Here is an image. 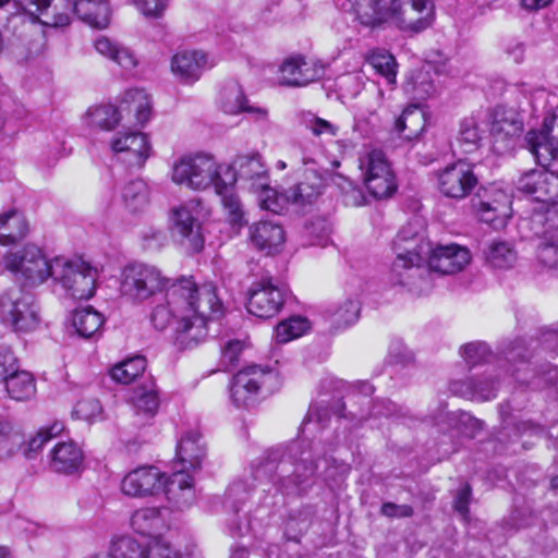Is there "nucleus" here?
<instances>
[{"label": "nucleus", "mask_w": 558, "mask_h": 558, "mask_svg": "<svg viewBox=\"0 0 558 558\" xmlns=\"http://www.w3.org/2000/svg\"><path fill=\"white\" fill-rule=\"evenodd\" d=\"M278 375L270 367L250 365L234 375L230 386V398L238 408H248L257 401L259 392L270 391Z\"/></svg>", "instance_id": "nucleus-10"}, {"label": "nucleus", "mask_w": 558, "mask_h": 558, "mask_svg": "<svg viewBox=\"0 0 558 558\" xmlns=\"http://www.w3.org/2000/svg\"><path fill=\"white\" fill-rule=\"evenodd\" d=\"M73 11L83 22L96 28H106L110 23L108 0H75Z\"/></svg>", "instance_id": "nucleus-36"}, {"label": "nucleus", "mask_w": 558, "mask_h": 558, "mask_svg": "<svg viewBox=\"0 0 558 558\" xmlns=\"http://www.w3.org/2000/svg\"><path fill=\"white\" fill-rule=\"evenodd\" d=\"M104 323L102 314L92 306L77 308L70 316V325L74 332L86 339L95 336Z\"/></svg>", "instance_id": "nucleus-38"}, {"label": "nucleus", "mask_w": 558, "mask_h": 558, "mask_svg": "<svg viewBox=\"0 0 558 558\" xmlns=\"http://www.w3.org/2000/svg\"><path fill=\"white\" fill-rule=\"evenodd\" d=\"M15 359L10 353L0 354V381L4 383L9 397L16 401H26L36 393L33 375L26 371H14Z\"/></svg>", "instance_id": "nucleus-19"}, {"label": "nucleus", "mask_w": 558, "mask_h": 558, "mask_svg": "<svg viewBox=\"0 0 558 558\" xmlns=\"http://www.w3.org/2000/svg\"><path fill=\"white\" fill-rule=\"evenodd\" d=\"M205 456V448L201 444V435L198 432H186L179 440L177 446V459L181 469L187 474L190 469H196Z\"/></svg>", "instance_id": "nucleus-33"}, {"label": "nucleus", "mask_w": 558, "mask_h": 558, "mask_svg": "<svg viewBox=\"0 0 558 558\" xmlns=\"http://www.w3.org/2000/svg\"><path fill=\"white\" fill-rule=\"evenodd\" d=\"M359 170L364 187L374 198H388L396 193V174L381 150L372 149L361 154Z\"/></svg>", "instance_id": "nucleus-9"}, {"label": "nucleus", "mask_w": 558, "mask_h": 558, "mask_svg": "<svg viewBox=\"0 0 558 558\" xmlns=\"http://www.w3.org/2000/svg\"><path fill=\"white\" fill-rule=\"evenodd\" d=\"M471 498V487L469 485H464L459 489L458 495L454 499V509L462 515H465L469 512V502Z\"/></svg>", "instance_id": "nucleus-63"}, {"label": "nucleus", "mask_w": 558, "mask_h": 558, "mask_svg": "<svg viewBox=\"0 0 558 558\" xmlns=\"http://www.w3.org/2000/svg\"><path fill=\"white\" fill-rule=\"evenodd\" d=\"M211 66L208 54L202 50L179 51L171 59L172 73L185 84L195 83Z\"/></svg>", "instance_id": "nucleus-21"}, {"label": "nucleus", "mask_w": 558, "mask_h": 558, "mask_svg": "<svg viewBox=\"0 0 558 558\" xmlns=\"http://www.w3.org/2000/svg\"><path fill=\"white\" fill-rule=\"evenodd\" d=\"M536 258L543 270L558 276V243L539 244Z\"/></svg>", "instance_id": "nucleus-54"}, {"label": "nucleus", "mask_w": 558, "mask_h": 558, "mask_svg": "<svg viewBox=\"0 0 558 558\" xmlns=\"http://www.w3.org/2000/svg\"><path fill=\"white\" fill-rule=\"evenodd\" d=\"M144 558H182L181 554L170 544L155 539L146 545Z\"/></svg>", "instance_id": "nucleus-61"}, {"label": "nucleus", "mask_w": 558, "mask_h": 558, "mask_svg": "<svg viewBox=\"0 0 558 558\" xmlns=\"http://www.w3.org/2000/svg\"><path fill=\"white\" fill-rule=\"evenodd\" d=\"M63 430L64 424L62 422H53L51 425L40 428L36 435L32 436L23 444V454L27 459H32L41 450L47 441L59 436Z\"/></svg>", "instance_id": "nucleus-49"}, {"label": "nucleus", "mask_w": 558, "mask_h": 558, "mask_svg": "<svg viewBox=\"0 0 558 558\" xmlns=\"http://www.w3.org/2000/svg\"><path fill=\"white\" fill-rule=\"evenodd\" d=\"M284 303L281 288L270 280H260L252 284L248 292L247 311L250 314L268 319L277 315Z\"/></svg>", "instance_id": "nucleus-18"}, {"label": "nucleus", "mask_w": 558, "mask_h": 558, "mask_svg": "<svg viewBox=\"0 0 558 558\" xmlns=\"http://www.w3.org/2000/svg\"><path fill=\"white\" fill-rule=\"evenodd\" d=\"M84 121L90 128L110 131L122 121L121 111L110 104L90 107L84 116Z\"/></svg>", "instance_id": "nucleus-42"}, {"label": "nucleus", "mask_w": 558, "mask_h": 558, "mask_svg": "<svg viewBox=\"0 0 558 558\" xmlns=\"http://www.w3.org/2000/svg\"><path fill=\"white\" fill-rule=\"evenodd\" d=\"M325 74L322 61L304 56H292L282 61L278 69L277 81L281 86L304 87L318 81Z\"/></svg>", "instance_id": "nucleus-15"}, {"label": "nucleus", "mask_w": 558, "mask_h": 558, "mask_svg": "<svg viewBox=\"0 0 558 558\" xmlns=\"http://www.w3.org/2000/svg\"><path fill=\"white\" fill-rule=\"evenodd\" d=\"M150 322L158 330H165L167 327L172 325L173 330L175 331L177 314L172 310V306H169L166 301V304L155 306L150 315Z\"/></svg>", "instance_id": "nucleus-56"}, {"label": "nucleus", "mask_w": 558, "mask_h": 558, "mask_svg": "<svg viewBox=\"0 0 558 558\" xmlns=\"http://www.w3.org/2000/svg\"><path fill=\"white\" fill-rule=\"evenodd\" d=\"M245 348V342L238 339L228 340L221 347V364L230 368L239 362V356Z\"/></svg>", "instance_id": "nucleus-58"}, {"label": "nucleus", "mask_w": 558, "mask_h": 558, "mask_svg": "<svg viewBox=\"0 0 558 558\" xmlns=\"http://www.w3.org/2000/svg\"><path fill=\"white\" fill-rule=\"evenodd\" d=\"M170 179L177 184L193 191L215 187L222 192L234 185L235 174L227 163H221L211 155H184L175 159L170 169Z\"/></svg>", "instance_id": "nucleus-4"}, {"label": "nucleus", "mask_w": 558, "mask_h": 558, "mask_svg": "<svg viewBox=\"0 0 558 558\" xmlns=\"http://www.w3.org/2000/svg\"><path fill=\"white\" fill-rule=\"evenodd\" d=\"M485 262L499 269L512 267L517 262V252L513 245L505 240H493L483 248Z\"/></svg>", "instance_id": "nucleus-39"}, {"label": "nucleus", "mask_w": 558, "mask_h": 558, "mask_svg": "<svg viewBox=\"0 0 558 558\" xmlns=\"http://www.w3.org/2000/svg\"><path fill=\"white\" fill-rule=\"evenodd\" d=\"M381 513L387 517L405 518L412 515L413 509L408 505L386 502L381 507Z\"/></svg>", "instance_id": "nucleus-62"}, {"label": "nucleus", "mask_w": 558, "mask_h": 558, "mask_svg": "<svg viewBox=\"0 0 558 558\" xmlns=\"http://www.w3.org/2000/svg\"><path fill=\"white\" fill-rule=\"evenodd\" d=\"M218 104L227 114H239L242 112L253 113L258 118H266L267 110L248 104L242 86L235 82H227L219 92Z\"/></svg>", "instance_id": "nucleus-28"}, {"label": "nucleus", "mask_w": 558, "mask_h": 558, "mask_svg": "<svg viewBox=\"0 0 558 558\" xmlns=\"http://www.w3.org/2000/svg\"><path fill=\"white\" fill-rule=\"evenodd\" d=\"M166 300L177 314L175 342L191 348L205 339L206 322L221 311V302L213 283L197 286L182 278L166 289Z\"/></svg>", "instance_id": "nucleus-2"}, {"label": "nucleus", "mask_w": 558, "mask_h": 558, "mask_svg": "<svg viewBox=\"0 0 558 558\" xmlns=\"http://www.w3.org/2000/svg\"><path fill=\"white\" fill-rule=\"evenodd\" d=\"M332 182L342 192L347 205L356 207L365 204L363 192L351 180L341 174H336L332 178Z\"/></svg>", "instance_id": "nucleus-53"}, {"label": "nucleus", "mask_w": 558, "mask_h": 558, "mask_svg": "<svg viewBox=\"0 0 558 558\" xmlns=\"http://www.w3.org/2000/svg\"><path fill=\"white\" fill-rule=\"evenodd\" d=\"M426 119L424 110L414 105L403 110L396 120V131L405 140L416 138L425 129Z\"/></svg>", "instance_id": "nucleus-40"}, {"label": "nucleus", "mask_w": 558, "mask_h": 558, "mask_svg": "<svg viewBox=\"0 0 558 558\" xmlns=\"http://www.w3.org/2000/svg\"><path fill=\"white\" fill-rule=\"evenodd\" d=\"M556 162L544 169L531 170L518 181V190L533 197V199L547 204H558V173Z\"/></svg>", "instance_id": "nucleus-16"}, {"label": "nucleus", "mask_w": 558, "mask_h": 558, "mask_svg": "<svg viewBox=\"0 0 558 558\" xmlns=\"http://www.w3.org/2000/svg\"><path fill=\"white\" fill-rule=\"evenodd\" d=\"M258 194L259 205L263 209L279 214L284 209V194L278 195L277 191L269 186V178H267V185L254 191Z\"/></svg>", "instance_id": "nucleus-55"}, {"label": "nucleus", "mask_w": 558, "mask_h": 558, "mask_svg": "<svg viewBox=\"0 0 558 558\" xmlns=\"http://www.w3.org/2000/svg\"><path fill=\"white\" fill-rule=\"evenodd\" d=\"M118 109L122 121L144 125L151 116V100L144 89H129L121 96Z\"/></svg>", "instance_id": "nucleus-27"}, {"label": "nucleus", "mask_w": 558, "mask_h": 558, "mask_svg": "<svg viewBox=\"0 0 558 558\" xmlns=\"http://www.w3.org/2000/svg\"><path fill=\"white\" fill-rule=\"evenodd\" d=\"M169 279L160 269L147 264H131L121 274L120 289L135 303H144L166 291Z\"/></svg>", "instance_id": "nucleus-8"}, {"label": "nucleus", "mask_w": 558, "mask_h": 558, "mask_svg": "<svg viewBox=\"0 0 558 558\" xmlns=\"http://www.w3.org/2000/svg\"><path fill=\"white\" fill-rule=\"evenodd\" d=\"M395 250L397 257L391 266V282L418 291L424 289L417 281H425L422 278L426 272L422 268L425 262L433 271L452 275L463 270L472 259L466 247L454 243L433 247L424 235L422 221L417 218L400 230L395 241Z\"/></svg>", "instance_id": "nucleus-1"}, {"label": "nucleus", "mask_w": 558, "mask_h": 558, "mask_svg": "<svg viewBox=\"0 0 558 558\" xmlns=\"http://www.w3.org/2000/svg\"><path fill=\"white\" fill-rule=\"evenodd\" d=\"M311 329V323L303 316H291L277 325L275 338L277 342L287 343L302 337Z\"/></svg>", "instance_id": "nucleus-46"}, {"label": "nucleus", "mask_w": 558, "mask_h": 558, "mask_svg": "<svg viewBox=\"0 0 558 558\" xmlns=\"http://www.w3.org/2000/svg\"><path fill=\"white\" fill-rule=\"evenodd\" d=\"M146 368V360L143 356H133L116 364L110 369L111 378L123 385L135 380Z\"/></svg>", "instance_id": "nucleus-45"}, {"label": "nucleus", "mask_w": 558, "mask_h": 558, "mask_svg": "<svg viewBox=\"0 0 558 558\" xmlns=\"http://www.w3.org/2000/svg\"><path fill=\"white\" fill-rule=\"evenodd\" d=\"M130 524L135 533L157 538L169 529V511L165 507H143L132 513Z\"/></svg>", "instance_id": "nucleus-25"}, {"label": "nucleus", "mask_w": 558, "mask_h": 558, "mask_svg": "<svg viewBox=\"0 0 558 558\" xmlns=\"http://www.w3.org/2000/svg\"><path fill=\"white\" fill-rule=\"evenodd\" d=\"M305 128L315 136L333 137L337 136L339 128L328 120L311 116L304 120Z\"/></svg>", "instance_id": "nucleus-57"}, {"label": "nucleus", "mask_w": 558, "mask_h": 558, "mask_svg": "<svg viewBox=\"0 0 558 558\" xmlns=\"http://www.w3.org/2000/svg\"><path fill=\"white\" fill-rule=\"evenodd\" d=\"M2 265L25 284L40 286L50 278L54 257L49 258L43 246L27 242L7 251L2 256Z\"/></svg>", "instance_id": "nucleus-5"}, {"label": "nucleus", "mask_w": 558, "mask_h": 558, "mask_svg": "<svg viewBox=\"0 0 558 558\" xmlns=\"http://www.w3.org/2000/svg\"><path fill=\"white\" fill-rule=\"evenodd\" d=\"M0 320L15 332L35 331L41 322L34 296L19 287L0 294Z\"/></svg>", "instance_id": "nucleus-7"}, {"label": "nucleus", "mask_w": 558, "mask_h": 558, "mask_svg": "<svg viewBox=\"0 0 558 558\" xmlns=\"http://www.w3.org/2000/svg\"><path fill=\"white\" fill-rule=\"evenodd\" d=\"M439 192L449 198L462 199L471 194L477 178L471 165L459 160L447 166L437 175Z\"/></svg>", "instance_id": "nucleus-17"}, {"label": "nucleus", "mask_w": 558, "mask_h": 558, "mask_svg": "<svg viewBox=\"0 0 558 558\" xmlns=\"http://www.w3.org/2000/svg\"><path fill=\"white\" fill-rule=\"evenodd\" d=\"M83 460V451L74 441L58 442L50 451V468L57 473H76Z\"/></svg>", "instance_id": "nucleus-32"}, {"label": "nucleus", "mask_w": 558, "mask_h": 558, "mask_svg": "<svg viewBox=\"0 0 558 558\" xmlns=\"http://www.w3.org/2000/svg\"><path fill=\"white\" fill-rule=\"evenodd\" d=\"M116 154H124L125 161L142 167L150 156L151 146L146 134L141 132L118 133L111 141Z\"/></svg>", "instance_id": "nucleus-24"}, {"label": "nucleus", "mask_w": 558, "mask_h": 558, "mask_svg": "<svg viewBox=\"0 0 558 558\" xmlns=\"http://www.w3.org/2000/svg\"><path fill=\"white\" fill-rule=\"evenodd\" d=\"M318 469V463L313 460V454L311 451H302L300 458L294 462V470L291 475H288V484H282V488L284 492L289 493L290 483L295 486L301 485L308 478H311L316 470Z\"/></svg>", "instance_id": "nucleus-47"}, {"label": "nucleus", "mask_w": 558, "mask_h": 558, "mask_svg": "<svg viewBox=\"0 0 558 558\" xmlns=\"http://www.w3.org/2000/svg\"><path fill=\"white\" fill-rule=\"evenodd\" d=\"M323 178L316 170H307L304 180L284 192L287 203L296 208L312 205L320 195Z\"/></svg>", "instance_id": "nucleus-31"}, {"label": "nucleus", "mask_w": 558, "mask_h": 558, "mask_svg": "<svg viewBox=\"0 0 558 558\" xmlns=\"http://www.w3.org/2000/svg\"><path fill=\"white\" fill-rule=\"evenodd\" d=\"M21 429L10 421L0 418V460L13 457L23 446Z\"/></svg>", "instance_id": "nucleus-43"}, {"label": "nucleus", "mask_w": 558, "mask_h": 558, "mask_svg": "<svg viewBox=\"0 0 558 558\" xmlns=\"http://www.w3.org/2000/svg\"><path fill=\"white\" fill-rule=\"evenodd\" d=\"M197 201H189L171 209L170 231L172 238L187 252L197 253L204 247V235L198 219Z\"/></svg>", "instance_id": "nucleus-11"}, {"label": "nucleus", "mask_w": 558, "mask_h": 558, "mask_svg": "<svg viewBox=\"0 0 558 558\" xmlns=\"http://www.w3.org/2000/svg\"><path fill=\"white\" fill-rule=\"evenodd\" d=\"M461 355L466 363L475 365L487 359L489 349L484 342H471L461 348Z\"/></svg>", "instance_id": "nucleus-60"}, {"label": "nucleus", "mask_w": 558, "mask_h": 558, "mask_svg": "<svg viewBox=\"0 0 558 558\" xmlns=\"http://www.w3.org/2000/svg\"><path fill=\"white\" fill-rule=\"evenodd\" d=\"M526 141L539 166H554L558 160V107L544 118L541 129L526 134Z\"/></svg>", "instance_id": "nucleus-14"}, {"label": "nucleus", "mask_w": 558, "mask_h": 558, "mask_svg": "<svg viewBox=\"0 0 558 558\" xmlns=\"http://www.w3.org/2000/svg\"><path fill=\"white\" fill-rule=\"evenodd\" d=\"M250 243L267 255L278 254L286 243L282 226L274 220H259L248 228Z\"/></svg>", "instance_id": "nucleus-22"}, {"label": "nucleus", "mask_w": 558, "mask_h": 558, "mask_svg": "<svg viewBox=\"0 0 558 558\" xmlns=\"http://www.w3.org/2000/svg\"><path fill=\"white\" fill-rule=\"evenodd\" d=\"M94 48L100 56L126 71L137 66L138 61L133 51L106 36L97 37L94 40Z\"/></svg>", "instance_id": "nucleus-37"}, {"label": "nucleus", "mask_w": 558, "mask_h": 558, "mask_svg": "<svg viewBox=\"0 0 558 558\" xmlns=\"http://www.w3.org/2000/svg\"><path fill=\"white\" fill-rule=\"evenodd\" d=\"M368 64L381 76L388 84L396 83L397 62L395 57L386 50H374L367 58Z\"/></svg>", "instance_id": "nucleus-50"}, {"label": "nucleus", "mask_w": 558, "mask_h": 558, "mask_svg": "<svg viewBox=\"0 0 558 558\" xmlns=\"http://www.w3.org/2000/svg\"><path fill=\"white\" fill-rule=\"evenodd\" d=\"M493 149L499 154L510 151L523 130L519 111L506 106H496L488 113Z\"/></svg>", "instance_id": "nucleus-13"}, {"label": "nucleus", "mask_w": 558, "mask_h": 558, "mask_svg": "<svg viewBox=\"0 0 558 558\" xmlns=\"http://www.w3.org/2000/svg\"><path fill=\"white\" fill-rule=\"evenodd\" d=\"M146 546H142L129 535L116 536L111 539L108 554L112 558H144Z\"/></svg>", "instance_id": "nucleus-48"}, {"label": "nucleus", "mask_w": 558, "mask_h": 558, "mask_svg": "<svg viewBox=\"0 0 558 558\" xmlns=\"http://www.w3.org/2000/svg\"><path fill=\"white\" fill-rule=\"evenodd\" d=\"M233 185L226 186L222 192H216L221 196L222 206L228 222L235 230H240L247 223L246 215L238 195L232 192Z\"/></svg>", "instance_id": "nucleus-44"}, {"label": "nucleus", "mask_w": 558, "mask_h": 558, "mask_svg": "<svg viewBox=\"0 0 558 558\" xmlns=\"http://www.w3.org/2000/svg\"><path fill=\"white\" fill-rule=\"evenodd\" d=\"M391 5L390 25L404 34L422 33L435 22L433 0H391Z\"/></svg>", "instance_id": "nucleus-12"}, {"label": "nucleus", "mask_w": 558, "mask_h": 558, "mask_svg": "<svg viewBox=\"0 0 558 558\" xmlns=\"http://www.w3.org/2000/svg\"><path fill=\"white\" fill-rule=\"evenodd\" d=\"M73 415L88 423L99 422L104 418V410L95 398H83L74 407Z\"/></svg>", "instance_id": "nucleus-52"}, {"label": "nucleus", "mask_w": 558, "mask_h": 558, "mask_svg": "<svg viewBox=\"0 0 558 558\" xmlns=\"http://www.w3.org/2000/svg\"><path fill=\"white\" fill-rule=\"evenodd\" d=\"M50 278L73 299H90L96 291L98 270L82 258L54 257Z\"/></svg>", "instance_id": "nucleus-6"}, {"label": "nucleus", "mask_w": 558, "mask_h": 558, "mask_svg": "<svg viewBox=\"0 0 558 558\" xmlns=\"http://www.w3.org/2000/svg\"><path fill=\"white\" fill-rule=\"evenodd\" d=\"M457 141L465 154H471L480 147L482 135L474 118H466L461 122Z\"/></svg>", "instance_id": "nucleus-51"}, {"label": "nucleus", "mask_w": 558, "mask_h": 558, "mask_svg": "<svg viewBox=\"0 0 558 558\" xmlns=\"http://www.w3.org/2000/svg\"><path fill=\"white\" fill-rule=\"evenodd\" d=\"M26 10L46 26L62 27L70 24L73 11L71 0H26Z\"/></svg>", "instance_id": "nucleus-23"}, {"label": "nucleus", "mask_w": 558, "mask_h": 558, "mask_svg": "<svg viewBox=\"0 0 558 558\" xmlns=\"http://www.w3.org/2000/svg\"><path fill=\"white\" fill-rule=\"evenodd\" d=\"M29 233V223L17 209L0 213V245L7 246L23 240Z\"/></svg>", "instance_id": "nucleus-34"}, {"label": "nucleus", "mask_w": 558, "mask_h": 558, "mask_svg": "<svg viewBox=\"0 0 558 558\" xmlns=\"http://www.w3.org/2000/svg\"><path fill=\"white\" fill-rule=\"evenodd\" d=\"M475 207L480 219L495 229L504 228L511 217V199L502 190L485 192Z\"/></svg>", "instance_id": "nucleus-20"}, {"label": "nucleus", "mask_w": 558, "mask_h": 558, "mask_svg": "<svg viewBox=\"0 0 558 558\" xmlns=\"http://www.w3.org/2000/svg\"><path fill=\"white\" fill-rule=\"evenodd\" d=\"M361 304L354 298H345L330 305L324 319L330 332H339L354 325L360 316Z\"/></svg>", "instance_id": "nucleus-30"}, {"label": "nucleus", "mask_w": 558, "mask_h": 558, "mask_svg": "<svg viewBox=\"0 0 558 558\" xmlns=\"http://www.w3.org/2000/svg\"><path fill=\"white\" fill-rule=\"evenodd\" d=\"M150 190L148 184L141 179L125 184L121 197L125 209L132 214L145 210L149 205Z\"/></svg>", "instance_id": "nucleus-41"}, {"label": "nucleus", "mask_w": 558, "mask_h": 558, "mask_svg": "<svg viewBox=\"0 0 558 558\" xmlns=\"http://www.w3.org/2000/svg\"><path fill=\"white\" fill-rule=\"evenodd\" d=\"M350 466L345 463H340L336 466H328L326 470V480H331L336 484L343 481L349 474Z\"/></svg>", "instance_id": "nucleus-64"}, {"label": "nucleus", "mask_w": 558, "mask_h": 558, "mask_svg": "<svg viewBox=\"0 0 558 558\" xmlns=\"http://www.w3.org/2000/svg\"><path fill=\"white\" fill-rule=\"evenodd\" d=\"M134 414L143 421L151 420L160 407L159 391L154 383L136 387L130 397Z\"/></svg>", "instance_id": "nucleus-35"}, {"label": "nucleus", "mask_w": 558, "mask_h": 558, "mask_svg": "<svg viewBox=\"0 0 558 558\" xmlns=\"http://www.w3.org/2000/svg\"><path fill=\"white\" fill-rule=\"evenodd\" d=\"M135 8L146 17H161L168 5L169 0H133Z\"/></svg>", "instance_id": "nucleus-59"}, {"label": "nucleus", "mask_w": 558, "mask_h": 558, "mask_svg": "<svg viewBox=\"0 0 558 558\" xmlns=\"http://www.w3.org/2000/svg\"><path fill=\"white\" fill-rule=\"evenodd\" d=\"M229 167L235 174V181L247 182L252 191H258L259 187L267 185L268 171L258 153L239 155Z\"/></svg>", "instance_id": "nucleus-26"}, {"label": "nucleus", "mask_w": 558, "mask_h": 558, "mask_svg": "<svg viewBox=\"0 0 558 558\" xmlns=\"http://www.w3.org/2000/svg\"><path fill=\"white\" fill-rule=\"evenodd\" d=\"M353 10L356 20L366 27L380 28L391 23V0H354Z\"/></svg>", "instance_id": "nucleus-29"}, {"label": "nucleus", "mask_w": 558, "mask_h": 558, "mask_svg": "<svg viewBox=\"0 0 558 558\" xmlns=\"http://www.w3.org/2000/svg\"><path fill=\"white\" fill-rule=\"evenodd\" d=\"M121 490L130 497H148L163 492L167 499L180 510L195 501L191 474L175 471L166 478L155 466H143L128 473L121 482Z\"/></svg>", "instance_id": "nucleus-3"}]
</instances>
